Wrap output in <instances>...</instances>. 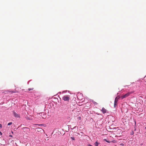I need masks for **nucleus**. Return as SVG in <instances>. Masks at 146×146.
Wrapping results in <instances>:
<instances>
[{
	"instance_id": "nucleus-1",
	"label": "nucleus",
	"mask_w": 146,
	"mask_h": 146,
	"mask_svg": "<svg viewBox=\"0 0 146 146\" xmlns=\"http://www.w3.org/2000/svg\"><path fill=\"white\" fill-rule=\"evenodd\" d=\"M62 99L64 101L68 102L70 99V96L69 95L64 96L62 97Z\"/></svg>"
},
{
	"instance_id": "nucleus-2",
	"label": "nucleus",
	"mask_w": 146,
	"mask_h": 146,
	"mask_svg": "<svg viewBox=\"0 0 146 146\" xmlns=\"http://www.w3.org/2000/svg\"><path fill=\"white\" fill-rule=\"evenodd\" d=\"M131 93V92H128L127 94L122 96L121 97V99H123L126 98L128 97L129 96Z\"/></svg>"
},
{
	"instance_id": "nucleus-3",
	"label": "nucleus",
	"mask_w": 146,
	"mask_h": 146,
	"mask_svg": "<svg viewBox=\"0 0 146 146\" xmlns=\"http://www.w3.org/2000/svg\"><path fill=\"white\" fill-rule=\"evenodd\" d=\"M22 129L24 132L26 133H29L30 131V129L27 127H23L22 128Z\"/></svg>"
},
{
	"instance_id": "nucleus-4",
	"label": "nucleus",
	"mask_w": 146,
	"mask_h": 146,
	"mask_svg": "<svg viewBox=\"0 0 146 146\" xmlns=\"http://www.w3.org/2000/svg\"><path fill=\"white\" fill-rule=\"evenodd\" d=\"M13 114L14 115V116L16 118H20V116L19 114H18L17 113L15 112V111H13Z\"/></svg>"
},
{
	"instance_id": "nucleus-5",
	"label": "nucleus",
	"mask_w": 146,
	"mask_h": 146,
	"mask_svg": "<svg viewBox=\"0 0 146 146\" xmlns=\"http://www.w3.org/2000/svg\"><path fill=\"white\" fill-rule=\"evenodd\" d=\"M119 98L117 97H116L114 103V106L115 107V105L117 104V101H118Z\"/></svg>"
},
{
	"instance_id": "nucleus-6",
	"label": "nucleus",
	"mask_w": 146,
	"mask_h": 146,
	"mask_svg": "<svg viewBox=\"0 0 146 146\" xmlns=\"http://www.w3.org/2000/svg\"><path fill=\"white\" fill-rule=\"evenodd\" d=\"M38 131H40L41 132H42L43 131H44V130L40 128H37L36 129Z\"/></svg>"
},
{
	"instance_id": "nucleus-7",
	"label": "nucleus",
	"mask_w": 146,
	"mask_h": 146,
	"mask_svg": "<svg viewBox=\"0 0 146 146\" xmlns=\"http://www.w3.org/2000/svg\"><path fill=\"white\" fill-rule=\"evenodd\" d=\"M101 111H102L103 113H106L107 111V110L104 108H103L101 110Z\"/></svg>"
},
{
	"instance_id": "nucleus-8",
	"label": "nucleus",
	"mask_w": 146,
	"mask_h": 146,
	"mask_svg": "<svg viewBox=\"0 0 146 146\" xmlns=\"http://www.w3.org/2000/svg\"><path fill=\"white\" fill-rule=\"evenodd\" d=\"M5 92H6V93H9V92H11V93L16 92L14 91H11V90H8L7 91H6Z\"/></svg>"
},
{
	"instance_id": "nucleus-9",
	"label": "nucleus",
	"mask_w": 146,
	"mask_h": 146,
	"mask_svg": "<svg viewBox=\"0 0 146 146\" xmlns=\"http://www.w3.org/2000/svg\"><path fill=\"white\" fill-rule=\"evenodd\" d=\"M98 142L96 141L95 143V146H98Z\"/></svg>"
},
{
	"instance_id": "nucleus-10",
	"label": "nucleus",
	"mask_w": 146,
	"mask_h": 146,
	"mask_svg": "<svg viewBox=\"0 0 146 146\" xmlns=\"http://www.w3.org/2000/svg\"><path fill=\"white\" fill-rule=\"evenodd\" d=\"M104 141H106V142H108V143H110V141H108L107 140V139H104Z\"/></svg>"
},
{
	"instance_id": "nucleus-11",
	"label": "nucleus",
	"mask_w": 146,
	"mask_h": 146,
	"mask_svg": "<svg viewBox=\"0 0 146 146\" xmlns=\"http://www.w3.org/2000/svg\"><path fill=\"white\" fill-rule=\"evenodd\" d=\"M70 138H71V139L72 140H75V138H74V137H71Z\"/></svg>"
},
{
	"instance_id": "nucleus-12",
	"label": "nucleus",
	"mask_w": 146,
	"mask_h": 146,
	"mask_svg": "<svg viewBox=\"0 0 146 146\" xmlns=\"http://www.w3.org/2000/svg\"><path fill=\"white\" fill-rule=\"evenodd\" d=\"M12 124V122H10V123H9L8 124V125H11Z\"/></svg>"
},
{
	"instance_id": "nucleus-13",
	"label": "nucleus",
	"mask_w": 146,
	"mask_h": 146,
	"mask_svg": "<svg viewBox=\"0 0 146 146\" xmlns=\"http://www.w3.org/2000/svg\"><path fill=\"white\" fill-rule=\"evenodd\" d=\"M33 88H29V90H33Z\"/></svg>"
},
{
	"instance_id": "nucleus-14",
	"label": "nucleus",
	"mask_w": 146,
	"mask_h": 146,
	"mask_svg": "<svg viewBox=\"0 0 146 146\" xmlns=\"http://www.w3.org/2000/svg\"><path fill=\"white\" fill-rule=\"evenodd\" d=\"M2 125L1 124H0V128H2Z\"/></svg>"
},
{
	"instance_id": "nucleus-15",
	"label": "nucleus",
	"mask_w": 146,
	"mask_h": 146,
	"mask_svg": "<svg viewBox=\"0 0 146 146\" xmlns=\"http://www.w3.org/2000/svg\"><path fill=\"white\" fill-rule=\"evenodd\" d=\"M0 134L1 135H2V133L1 131H0Z\"/></svg>"
},
{
	"instance_id": "nucleus-16",
	"label": "nucleus",
	"mask_w": 146,
	"mask_h": 146,
	"mask_svg": "<svg viewBox=\"0 0 146 146\" xmlns=\"http://www.w3.org/2000/svg\"><path fill=\"white\" fill-rule=\"evenodd\" d=\"M81 118V117H79V119H80Z\"/></svg>"
},
{
	"instance_id": "nucleus-17",
	"label": "nucleus",
	"mask_w": 146,
	"mask_h": 146,
	"mask_svg": "<svg viewBox=\"0 0 146 146\" xmlns=\"http://www.w3.org/2000/svg\"><path fill=\"white\" fill-rule=\"evenodd\" d=\"M89 146H92L90 145H89Z\"/></svg>"
},
{
	"instance_id": "nucleus-18",
	"label": "nucleus",
	"mask_w": 146,
	"mask_h": 146,
	"mask_svg": "<svg viewBox=\"0 0 146 146\" xmlns=\"http://www.w3.org/2000/svg\"><path fill=\"white\" fill-rule=\"evenodd\" d=\"M10 136H11V137H12V135H10Z\"/></svg>"
},
{
	"instance_id": "nucleus-19",
	"label": "nucleus",
	"mask_w": 146,
	"mask_h": 146,
	"mask_svg": "<svg viewBox=\"0 0 146 146\" xmlns=\"http://www.w3.org/2000/svg\"><path fill=\"white\" fill-rule=\"evenodd\" d=\"M44 125V124H41V125Z\"/></svg>"
}]
</instances>
